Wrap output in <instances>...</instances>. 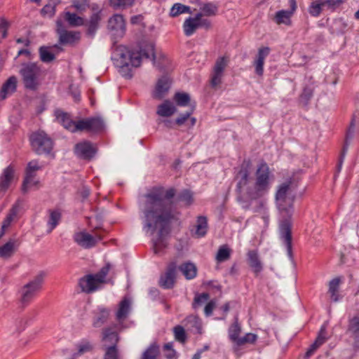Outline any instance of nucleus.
<instances>
[{"label":"nucleus","instance_id":"obj_1","mask_svg":"<svg viewBox=\"0 0 359 359\" xmlns=\"http://www.w3.org/2000/svg\"><path fill=\"white\" fill-rule=\"evenodd\" d=\"M173 189L154 187L142 196L140 201L143 229L146 233L154 236V250L156 253L164 247L163 238L168 233L170 222L175 217L172 198Z\"/></svg>","mask_w":359,"mask_h":359},{"label":"nucleus","instance_id":"obj_2","mask_svg":"<svg viewBox=\"0 0 359 359\" xmlns=\"http://www.w3.org/2000/svg\"><path fill=\"white\" fill-rule=\"evenodd\" d=\"M248 165H242L236 175L238 192L250 200H255L264 197L271 189L273 175L266 163H261L255 172V180L252 182Z\"/></svg>","mask_w":359,"mask_h":359},{"label":"nucleus","instance_id":"obj_3","mask_svg":"<svg viewBox=\"0 0 359 359\" xmlns=\"http://www.w3.org/2000/svg\"><path fill=\"white\" fill-rule=\"evenodd\" d=\"M291 181L287 180L278 187L276 194V205L282 217L280 222V236L285 243L289 256L292 255V234L290 218L293 212L294 196L292 192Z\"/></svg>","mask_w":359,"mask_h":359},{"label":"nucleus","instance_id":"obj_4","mask_svg":"<svg viewBox=\"0 0 359 359\" xmlns=\"http://www.w3.org/2000/svg\"><path fill=\"white\" fill-rule=\"evenodd\" d=\"M154 46L151 43H144L139 50H132L125 46H118L113 53L114 63L126 78L132 77V68L140 67L143 58L154 60Z\"/></svg>","mask_w":359,"mask_h":359},{"label":"nucleus","instance_id":"obj_5","mask_svg":"<svg viewBox=\"0 0 359 359\" xmlns=\"http://www.w3.org/2000/svg\"><path fill=\"white\" fill-rule=\"evenodd\" d=\"M56 32L59 36V43L53 46H41L39 48L40 60L43 63L53 62L56 56L64 51L62 45L67 43V11L64 10L56 21Z\"/></svg>","mask_w":359,"mask_h":359},{"label":"nucleus","instance_id":"obj_6","mask_svg":"<svg viewBox=\"0 0 359 359\" xmlns=\"http://www.w3.org/2000/svg\"><path fill=\"white\" fill-rule=\"evenodd\" d=\"M24 87L30 90H36L41 85V68L36 62L22 65L19 71Z\"/></svg>","mask_w":359,"mask_h":359},{"label":"nucleus","instance_id":"obj_7","mask_svg":"<svg viewBox=\"0 0 359 359\" xmlns=\"http://www.w3.org/2000/svg\"><path fill=\"white\" fill-rule=\"evenodd\" d=\"M110 267V264H107L97 273L89 274L82 278L79 281L82 291L91 293L100 289L107 282L106 277Z\"/></svg>","mask_w":359,"mask_h":359},{"label":"nucleus","instance_id":"obj_8","mask_svg":"<svg viewBox=\"0 0 359 359\" xmlns=\"http://www.w3.org/2000/svg\"><path fill=\"white\" fill-rule=\"evenodd\" d=\"M103 127V121L99 118L91 117L69 121V131L72 133L82 131L96 133L102 130Z\"/></svg>","mask_w":359,"mask_h":359},{"label":"nucleus","instance_id":"obj_9","mask_svg":"<svg viewBox=\"0 0 359 359\" xmlns=\"http://www.w3.org/2000/svg\"><path fill=\"white\" fill-rule=\"evenodd\" d=\"M44 276V273H40L21 288L20 300L22 305H28L35 298L41 289Z\"/></svg>","mask_w":359,"mask_h":359},{"label":"nucleus","instance_id":"obj_10","mask_svg":"<svg viewBox=\"0 0 359 359\" xmlns=\"http://www.w3.org/2000/svg\"><path fill=\"white\" fill-rule=\"evenodd\" d=\"M33 150L37 154H49L53 149V141L44 132L33 133L30 137Z\"/></svg>","mask_w":359,"mask_h":359},{"label":"nucleus","instance_id":"obj_11","mask_svg":"<svg viewBox=\"0 0 359 359\" xmlns=\"http://www.w3.org/2000/svg\"><path fill=\"white\" fill-rule=\"evenodd\" d=\"M228 62L226 57H220L216 60L211 74L210 83L212 87H217L222 83Z\"/></svg>","mask_w":359,"mask_h":359},{"label":"nucleus","instance_id":"obj_12","mask_svg":"<svg viewBox=\"0 0 359 359\" xmlns=\"http://www.w3.org/2000/svg\"><path fill=\"white\" fill-rule=\"evenodd\" d=\"M108 29L114 39L122 38L126 33V22L121 15H114L108 22Z\"/></svg>","mask_w":359,"mask_h":359},{"label":"nucleus","instance_id":"obj_13","mask_svg":"<svg viewBox=\"0 0 359 359\" xmlns=\"http://www.w3.org/2000/svg\"><path fill=\"white\" fill-rule=\"evenodd\" d=\"M200 26H210V22L202 19V14L198 13L194 18H187L183 25L184 32L186 36L192 35Z\"/></svg>","mask_w":359,"mask_h":359},{"label":"nucleus","instance_id":"obj_14","mask_svg":"<svg viewBox=\"0 0 359 359\" xmlns=\"http://www.w3.org/2000/svg\"><path fill=\"white\" fill-rule=\"evenodd\" d=\"M96 149L95 147L87 141H83L76 144L74 147V153L77 156L83 159H90L95 154Z\"/></svg>","mask_w":359,"mask_h":359},{"label":"nucleus","instance_id":"obj_15","mask_svg":"<svg viewBox=\"0 0 359 359\" xmlns=\"http://www.w3.org/2000/svg\"><path fill=\"white\" fill-rule=\"evenodd\" d=\"M15 168L12 165L4 168L0 175V190L6 191L15 179Z\"/></svg>","mask_w":359,"mask_h":359},{"label":"nucleus","instance_id":"obj_16","mask_svg":"<svg viewBox=\"0 0 359 359\" xmlns=\"http://www.w3.org/2000/svg\"><path fill=\"white\" fill-rule=\"evenodd\" d=\"M289 3L290 10H282L276 13L275 20L278 24L290 25V18L297 8V4L295 0H289Z\"/></svg>","mask_w":359,"mask_h":359},{"label":"nucleus","instance_id":"obj_17","mask_svg":"<svg viewBox=\"0 0 359 359\" xmlns=\"http://www.w3.org/2000/svg\"><path fill=\"white\" fill-rule=\"evenodd\" d=\"M171 81L168 76L160 78L153 91V97L156 99H162L168 92L170 87Z\"/></svg>","mask_w":359,"mask_h":359},{"label":"nucleus","instance_id":"obj_18","mask_svg":"<svg viewBox=\"0 0 359 359\" xmlns=\"http://www.w3.org/2000/svg\"><path fill=\"white\" fill-rule=\"evenodd\" d=\"M100 237H94L87 232H79L74 235L75 241L81 246L89 248L95 245L98 240H100Z\"/></svg>","mask_w":359,"mask_h":359},{"label":"nucleus","instance_id":"obj_19","mask_svg":"<svg viewBox=\"0 0 359 359\" xmlns=\"http://www.w3.org/2000/svg\"><path fill=\"white\" fill-rule=\"evenodd\" d=\"M22 204V201L18 199L13 205L12 208L10 210L9 213L7 215L6 217L3 221L1 228L0 229V239L4 235L6 229L10 226L14 217L18 213L20 209L21 208Z\"/></svg>","mask_w":359,"mask_h":359},{"label":"nucleus","instance_id":"obj_20","mask_svg":"<svg viewBox=\"0 0 359 359\" xmlns=\"http://www.w3.org/2000/svg\"><path fill=\"white\" fill-rule=\"evenodd\" d=\"M131 300L130 298L124 297L118 304L116 312V318L118 322H122L128 316L131 309Z\"/></svg>","mask_w":359,"mask_h":359},{"label":"nucleus","instance_id":"obj_21","mask_svg":"<svg viewBox=\"0 0 359 359\" xmlns=\"http://www.w3.org/2000/svg\"><path fill=\"white\" fill-rule=\"evenodd\" d=\"M62 219V213L59 209H50L48 210L46 219L47 233H50L59 224Z\"/></svg>","mask_w":359,"mask_h":359},{"label":"nucleus","instance_id":"obj_22","mask_svg":"<svg viewBox=\"0 0 359 359\" xmlns=\"http://www.w3.org/2000/svg\"><path fill=\"white\" fill-rule=\"evenodd\" d=\"M270 49L268 47H263L259 49L258 53L254 61L255 72L259 76H262L264 73V64L265 59L269 55Z\"/></svg>","mask_w":359,"mask_h":359},{"label":"nucleus","instance_id":"obj_23","mask_svg":"<svg viewBox=\"0 0 359 359\" xmlns=\"http://www.w3.org/2000/svg\"><path fill=\"white\" fill-rule=\"evenodd\" d=\"M18 80L15 76H10L3 84L0 90V99L4 100L15 92Z\"/></svg>","mask_w":359,"mask_h":359},{"label":"nucleus","instance_id":"obj_24","mask_svg":"<svg viewBox=\"0 0 359 359\" xmlns=\"http://www.w3.org/2000/svg\"><path fill=\"white\" fill-rule=\"evenodd\" d=\"M41 187L39 180L36 178L35 175L29 177L28 175H25L24 180L21 187L22 194H27L31 190H38Z\"/></svg>","mask_w":359,"mask_h":359},{"label":"nucleus","instance_id":"obj_25","mask_svg":"<svg viewBox=\"0 0 359 359\" xmlns=\"http://www.w3.org/2000/svg\"><path fill=\"white\" fill-rule=\"evenodd\" d=\"M248 262L252 270L255 273H259L262 271L263 266L259 259V255L257 250H250L248 252Z\"/></svg>","mask_w":359,"mask_h":359},{"label":"nucleus","instance_id":"obj_26","mask_svg":"<svg viewBox=\"0 0 359 359\" xmlns=\"http://www.w3.org/2000/svg\"><path fill=\"white\" fill-rule=\"evenodd\" d=\"M175 278V266H170L164 275L160 278V285L164 288H170L173 286Z\"/></svg>","mask_w":359,"mask_h":359},{"label":"nucleus","instance_id":"obj_27","mask_svg":"<svg viewBox=\"0 0 359 359\" xmlns=\"http://www.w3.org/2000/svg\"><path fill=\"white\" fill-rule=\"evenodd\" d=\"M176 111L177 109L172 102L169 100H165L158 106L156 113L160 116L169 117L173 115Z\"/></svg>","mask_w":359,"mask_h":359},{"label":"nucleus","instance_id":"obj_28","mask_svg":"<svg viewBox=\"0 0 359 359\" xmlns=\"http://www.w3.org/2000/svg\"><path fill=\"white\" fill-rule=\"evenodd\" d=\"M16 250V243L13 240H10L4 245L0 247V257L4 259L10 258Z\"/></svg>","mask_w":359,"mask_h":359},{"label":"nucleus","instance_id":"obj_29","mask_svg":"<svg viewBox=\"0 0 359 359\" xmlns=\"http://www.w3.org/2000/svg\"><path fill=\"white\" fill-rule=\"evenodd\" d=\"M103 341L106 346H116L118 341V334L110 328L105 329L103 332Z\"/></svg>","mask_w":359,"mask_h":359},{"label":"nucleus","instance_id":"obj_30","mask_svg":"<svg viewBox=\"0 0 359 359\" xmlns=\"http://www.w3.org/2000/svg\"><path fill=\"white\" fill-rule=\"evenodd\" d=\"M160 354V347L156 342H153L142 353L141 359H157Z\"/></svg>","mask_w":359,"mask_h":359},{"label":"nucleus","instance_id":"obj_31","mask_svg":"<svg viewBox=\"0 0 359 359\" xmlns=\"http://www.w3.org/2000/svg\"><path fill=\"white\" fill-rule=\"evenodd\" d=\"M340 283L341 279L339 278H335L329 283L328 292L333 302H337L339 300V288Z\"/></svg>","mask_w":359,"mask_h":359},{"label":"nucleus","instance_id":"obj_32","mask_svg":"<svg viewBox=\"0 0 359 359\" xmlns=\"http://www.w3.org/2000/svg\"><path fill=\"white\" fill-rule=\"evenodd\" d=\"M180 269L187 279H192L196 276L197 269L192 263H185L180 266Z\"/></svg>","mask_w":359,"mask_h":359},{"label":"nucleus","instance_id":"obj_33","mask_svg":"<svg viewBox=\"0 0 359 359\" xmlns=\"http://www.w3.org/2000/svg\"><path fill=\"white\" fill-rule=\"evenodd\" d=\"M193 111L194 108H192L190 111H187L184 114H180V116L175 121L176 123L178 126H182L187 122H188L189 126H194L196 123V120L194 117L190 118V116L191 115Z\"/></svg>","mask_w":359,"mask_h":359},{"label":"nucleus","instance_id":"obj_34","mask_svg":"<svg viewBox=\"0 0 359 359\" xmlns=\"http://www.w3.org/2000/svg\"><path fill=\"white\" fill-rule=\"evenodd\" d=\"M241 332V327L238 322L233 323L229 329V337L232 342L236 345L237 344L239 339L240 334Z\"/></svg>","mask_w":359,"mask_h":359},{"label":"nucleus","instance_id":"obj_35","mask_svg":"<svg viewBox=\"0 0 359 359\" xmlns=\"http://www.w3.org/2000/svg\"><path fill=\"white\" fill-rule=\"evenodd\" d=\"M207 219L204 217H199L197 220L196 229L194 235L201 238L204 236L207 232Z\"/></svg>","mask_w":359,"mask_h":359},{"label":"nucleus","instance_id":"obj_36","mask_svg":"<svg viewBox=\"0 0 359 359\" xmlns=\"http://www.w3.org/2000/svg\"><path fill=\"white\" fill-rule=\"evenodd\" d=\"M201 11L202 14V17L203 15L205 16H212L215 15L218 11V7L216 4L213 3H207L204 4L201 6Z\"/></svg>","mask_w":359,"mask_h":359},{"label":"nucleus","instance_id":"obj_37","mask_svg":"<svg viewBox=\"0 0 359 359\" xmlns=\"http://www.w3.org/2000/svg\"><path fill=\"white\" fill-rule=\"evenodd\" d=\"M173 100L180 107L188 106L191 100L189 95L186 93H175Z\"/></svg>","mask_w":359,"mask_h":359},{"label":"nucleus","instance_id":"obj_38","mask_svg":"<svg viewBox=\"0 0 359 359\" xmlns=\"http://www.w3.org/2000/svg\"><path fill=\"white\" fill-rule=\"evenodd\" d=\"M231 255V250L226 245H223L219 247L218 252L216 255V260L218 262H222L229 259Z\"/></svg>","mask_w":359,"mask_h":359},{"label":"nucleus","instance_id":"obj_39","mask_svg":"<svg viewBox=\"0 0 359 359\" xmlns=\"http://www.w3.org/2000/svg\"><path fill=\"white\" fill-rule=\"evenodd\" d=\"M324 7L322 0H317L311 3L309 8V12L312 16L318 17Z\"/></svg>","mask_w":359,"mask_h":359},{"label":"nucleus","instance_id":"obj_40","mask_svg":"<svg viewBox=\"0 0 359 359\" xmlns=\"http://www.w3.org/2000/svg\"><path fill=\"white\" fill-rule=\"evenodd\" d=\"M42 168V166L39 165V162L36 160H33L28 163L26 170L25 175H28L29 177L32 175H36V172Z\"/></svg>","mask_w":359,"mask_h":359},{"label":"nucleus","instance_id":"obj_41","mask_svg":"<svg viewBox=\"0 0 359 359\" xmlns=\"http://www.w3.org/2000/svg\"><path fill=\"white\" fill-rule=\"evenodd\" d=\"M190 8L182 4H175L170 10V15L176 17L182 13H189Z\"/></svg>","mask_w":359,"mask_h":359},{"label":"nucleus","instance_id":"obj_42","mask_svg":"<svg viewBox=\"0 0 359 359\" xmlns=\"http://www.w3.org/2000/svg\"><path fill=\"white\" fill-rule=\"evenodd\" d=\"M55 121L63 126L65 128H67V114L60 109H56L54 111Z\"/></svg>","mask_w":359,"mask_h":359},{"label":"nucleus","instance_id":"obj_43","mask_svg":"<svg viewBox=\"0 0 359 359\" xmlns=\"http://www.w3.org/2000/svg\"><path fill=\"white\" fill-rule=\"evenodd\" d=\"M110 5L115 9L125 8L133 4L135 0H109Z\"/></svg>","mask_w":359,"mask_h":359},{"label":"nucleus","instance_id":"obj_44","mask_svg":"<svg viewBox=\"0 0 359 359\" xmlns=\"http://www.w3.org/2000/svg\"><path fill=\"white\" fill-rule=\"evenodd\" d=\"M83 24L84 20L81 16L69 12V27H78Z\"/></svg>","mask_w":359,"mask_h":359},{"label":"nucleus","instance_id":"obj_45","mask_svg":"<svg viewBox=\"0 0 359 359\" xmlns=\"http://www.w3.org/2000/svg\"><path fill=\"white\" fill-rule=\"evenodd\" d=\"M257 339V336L253 333H248L244 337H240L236 346H242L245 344H254Z\"/></svg>","mask_w":359,"mask_h":359},{"label":"nucleus","instance_id":"obj_46","mask_svg":"<svg viewBox=\"0 0 359 359\" xmlns=\"http://www.w3.org/2000/svg\"><path fill=\"white\" fill-rule=\"evenodd\" d=\"M175 339L182 343L186 341V334L184 329L182 326H176L173 329Z\"/></svg>","mask_w":359,"mask_h":359},{"label":"nucleus","instance_id":"obj_47","mask_svg":"<svg viewBox=\"0 0 359 359\" xmlns=\"http://www.w3.org/2000/svg\"><path fill=\"white\" fill-rule=\"evenodd\" d=\"M69 4H71V6L76 11H82L88 6V0H71Z\"/></svg>","mask_w":359,"mask_h":359},{"label":"nucleus","instance_id":"obj_48","mask_svg":"<svg viewBox=\"0 0 359 359\" xmlns=\"http://www.w3.org/2000/svg\"><path fill=\"white\" fill-rule=\"evenodd\" d=\"M55 13V6L53 4L45 5L41 10V14L43 17H53Z\"/></svg>","mask_w":359,"mask_h":359},{"label":"nucleus","instance_id":"obj_49","mask_svg":"<svg viewBox=\"0 0 359 359\" xmlns=\"http://www.w3.org/2000/svg\"><path fill=\"white\" fill-rule=\"evenodd\" d=\"M163 351L165 353H164L165 356L168 359H172V358H175L177 355V353H176L175 350L173 348V343L172 342H169V343L165 344L163 346Z\"/></svg>","mask_w":359,"mask_h":359},{"label":"nucleus","instance_id":"obj_50","mask_svg":"<svg viewBox=\"0 0 359 359\" xmlns=\"http://www.w3.org/2000/svg\"><path fill=\"white\" fill-rule=\"evenodd\" d=\"M327 339V332H326V325L324 324L320 330L318 337L314 341L315 346L318 345V347L321 346Z\"/></svg>","mask_w":359,"mask_h":359},{"label":"nucleus","instance_id":"obj_51","mask_svg":"<svg viewBox=\"0 0 359 359\" xmlns=\"http://www.w3.org/2000/svg\"><path fill=\"white\" fill-rule=\"evenodd\" d=\"M187 321L188 323L192 324L193 327L196 328V330L201 333L202 329V324L201 320L195 316H191L187 318Z\"/></svg>","mask_w":359,"mask_h":359},{"label":"nucleus","instance_id":"obj_52","mask_svg":"<svg viewBox=\"0 0 359 359\" xmlns=\"http://www.w3.org/2000/svg\"><path fill=\"white\" fill-rule=\"evenodd\" d=\"M313 95V90L309 87H306L304 88V90L300 96L301 101L304 102V104H306L309 100Z\"/></svg>","mask_w":359,"mask_h":359},{"label":"nucleus","instance_id":"obj_53","mask_svg":"<svg viewBox=\"0 0 359 359\" xmlns=\"http://www.w3.org/2000/svg\"><path fill=\"white\" fill-rule=\"evenodd\" d=\"M104 359H118V352L116 346H112L107 347Z\"/></svg>","mask_w":359,"mask_h":359},{"label":"nucleus","instance_id":"obj_54","mask_svg":"<svg viewBox=\"0 0 359 359\" xmlns=\"http://www.w3.org/2000/svg\"><path fill=\"white\" fill-rule=\"evenodd\" d=\"M80 32L69 30V45H73L77 43L80 40Z\"/></svg>","mask_w":359,"mask_h":359},{"label":"nucleus","instance_id":"obj_55","mask_svg":"<svg viewBox=\"0 0 359 359\" xmlns=\"http://www.w3.org/2000/svg\"><path fill=\"white\" fill-rule=\"evenodd\" d=\"M209 299V295L207 293H203L194 299V306L196 307L198 305L205 303Z\"/></svg>","mask_w":359,"mask_h":359},{"label":"nucleus","instance_id":"obj_56","mask_svg":"<svg viewBox=\"0 0 359 359\" xmlns=\"http://www.w3.org/2000/svg\"><path fill=\"white\" fill-rule=\"evenodd\" d=\"M8 23L5 20L0 22V41L6 37L7 34Z\"/></svg>","mask_w":359,"mask_h":359},{"label":"nucleus","instance_id":"obj_57","mask_svg":"<svg viewBox=\"0 0 359 359\" xmlns=\"http://www.w3.org/2000/svg\"><path fill=\"white\" fill-rule=\"evenodd\" d=\"M99 20H100V16L98 14H95L92 16L90 22V27H89L90 32H93L96 29Z\"/></svg>","mask_w":359,"mask_h":359},{"label":"nucleus","instance_id":"obj_58","mask_svg":"<svg viewBox=\"0 0 359 359\" xmlns=\"http://www.w3.org/2000/svg\"><path fill=\"white\" fill-rule=\"evenodd\" d=\"M351 330L359 336V318H355L351 323Z\"/></svg>","mask_w":359,"mask_h":359},{"label":"nucleus","instance_id":"obj_59","mask_svg":"<svg viewBox=\"0 0 359 359\" xmlns=\"http://www.w3.org/2000/svg\"><path fill=\"white\" fill-rule=\"evenodd\" d=\"M322 1L324 4V6H327L328 8L334 7L341 3V0H322Z\"/></svg>","mask_w":359,"mask_h":359},{"label":"nucleus","instance_id":"obj_60","mask_svg":"<svg viewBox=\"0 0 359 359\" xmlns=\"http://www.w3.org/2000/svg\"><path fill=\"white\" fill-rule=\"evenodd\" d=\"M90 345L88 343H82L78 346V353L76 355H81L90 350Z\"/></svg>","mask_w":359,"mask_h":359},{"label":"nucleus","instance_id":"obj_61","mask_svg":"<svg viewBox=\"0 0 359 359\" xmlns=\"http://www.w3.org/2000/svg\"><path fill=\"white\" fill-rule=\"evenodd\" d=\"M71 95L75 102H79L81 100L80 90L77 87L71 90Z\"/></svg>","mask_w":359,"mask_h":359},{"label":"nucleus","instance_id":"obj_62","mask_svg":"<svg viewBox=\"0 0 359 359\" xmlns=\"http://www.w3.org/2000/svg\"><path fill=\"white\" fill-rule=\"evenodd\" d=\"M215 306V303L212 301L208 303V304L205 307V313L206 316H210L212 314V311Z\"/></svg>","mask_w":359,"mask_h":359},{"label":"nucleus","instance_id":"obj_63","mask_svg":"<svg viewBox=\"0 0 359 359\" xmlns=\"http://www.w3.org/2000/svg\"><path fill=\"white\" fill-rule=\"evenodd\" d=\"M318 348V345L315 346V343L313 342L306 353V357L311 356Z\"/></svg>","mask_w":359,"mask_h":359},{"label":"nucleus","instance_id":"obj_64","mask_svg":"<svg viewBox=\"0 0 359 359\" xmlns=\"http://www.w3.org/2000/svg\"><path fill=\"white\" fill-rule=\"evenodd\" d=\"M336 25H339L341 27V32H344V29L347 27V24L345 21L342 20H339L337 22H336Z\"/></svg>","mask_w":359,"mask_h":359}]
</instances>
